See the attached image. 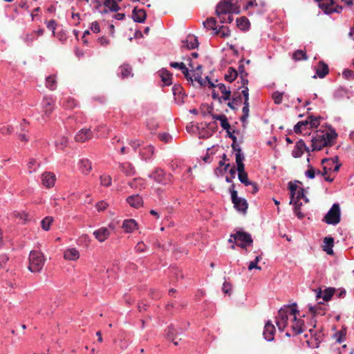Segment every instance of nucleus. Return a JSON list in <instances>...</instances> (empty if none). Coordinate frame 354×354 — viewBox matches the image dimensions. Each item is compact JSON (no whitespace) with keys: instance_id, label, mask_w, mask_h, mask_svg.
I'll return each instance as SVG.
<instances>
[{"instance_id":"obj_33","label":"nucleus","mask_w":354,"mask_h":354,"mask_svg":"<svg viewBox=\"0 0 354 354\" xmlns=\"http://www.w3.org/2000/svg\"><path fill=\"white\" fill-rule=\"evenodd\" d=\"M140 153L144 159L150 158L153 154V147L151 145L144 147L141 149Z\"/></svg>"},{"instance_id":"obj_57","label":"nucleus","mask_w":354,"mask_h":354,"mask_svg":"<svg viewBox=\"0 0 354 354\" xmlns=\"http://www.w3.org/2000/svg\"><path fill=\"white\" fill-rule=\"evenodd\" d=\"M101 184L104 186H109L111 184V177L104 175L100 177Z\"/></svg>"},{"instance_id":"obj_26","label":"nucleus","mask_w":354,"mask_h":354,"mask_svg":"<svg viewBox=\"0 0 354 354\" xmlns=\"http://www.w3.org/2000/svg\"><path fill=\"white\" fill-rule=\"evenodd\" d=\"M64 257L65 259L74 261L80 257V254L75 248H69L65 250Z\"/></svg>"},{"instance_id":"obj_40","label":"nucleus","mask_w":354,"mask_h":354,"mask_svg":"<svg viewBox=\"0 0 354 354\" xmlns=\"http://www.w3.org/2000/svg\"><path fill=\"white\" fill-rule=\"evenodd\" d=\"M321 117H313V115H308L306 120H308V124L310 125V128H317L320 124Z\"/></svg>"},{"instance_id":"obj_8","label":"nucleus","mask_w":354,"mask_h":354,"mask_svg":"<svg viewBox=\"0 0 354 354\" xmlns=\"http://www.w3.org/2000/svg\"><path fill=\"white\" fill-rule=\"evenodd\" d=\"M292 308V306L288 307L286 309L281 308L279 310L278 315L277 317L276 324L278 326L279 330H283L284 328L287 326L288 317L290 316L289 312Z\"/></svg>"},{"instance_id":"obj_43","label":"nucleus","mask_w":354,"mask_h":354,"mask_svg":"<svg viewBox=\"0 0 354 354\" xmlns=\"http://www.w3.org/2000/svg\"><path fill=\"white\" fill-rule=\"evenodd\" d=\"M304 189L303 188H299L297 192H296V194H295V199L292 201V203L294 202H297V203H299V200L301 198H304L306 202H308V199L306 197L305 194H304Z\"/></svg>"},{"instance_id":"obj_58","label":"nucleus","mask_w":354,"mask_h":354,"mask_svg":"<svg viewBox=\"0 0 354 354\" xmlns=\"http://www.w3.org/2000/svg\"><path fill=\"white\" fill-rule=\"evenodd\" d=\"M222 290H223V292L225 294L230 295L231 290H232V285H231V283H227L226 281L224 282L223 284Z\"/></svg>"},{"instance_id":"obj_64","label":"nucleus","mask_w":354,"mask_h":354,"mask_svg":"<svg viewBox=\"0 0 354 354\" xmlns=\"http://www.w3.org/2000/svg\"><path fill=\"white\" fill-rule=\"evenodd\" d=\"M233 21V17L232 16V14L228 15L227 17L225 18L224 16L220 17V22L222 24L227 23L230 24Z\"/></svg>"},{"instance_id":"obj_28","label":"nucleus","mask_w":354,"mask_h":354,"mask_svg":"<svg viewBox=\"0 0 354 354\" xmlns=\"http://www.w3.org/2000/svg\"><path fill=\"white\" fill-rule=\"evenodd\" d=\"M324 250L328 254H333V243H334V239L333 237H325L324 239Z\"/></svg>"},{"instance_id":"obj_24","label":"nucleus","mask_w":354,"mask_h":354,"mask_svg":"<svg viewBox=\"0 0 354 354\" xmlns=\"http://www.w3.org/2000/svg\"><path fill=\"white\" fill-rule=\"evenodd\" d=\"M159 75L161 77V80L165 85L169 86L172 84V74L169 71L165 68H162L159 71Z\"/></svg>"},{"instance_id":"obj_3","label":"nucleus","mask_w":354,"mask_h":354,"mask_svg":"<svg viewBox=\"0 0 354 354\" xmlns=\"http://www.w3.org/2000/svg\"><path fill=\"white\" fill-rule=\"evenodd\" d=\"M239 12V8L232 0H221L216 8V14L219 18L225 15Z\"/></svg>"},{"instance_id":"obj_42","label":"nucleus","mask_w":354,"mask_h":354,"mask_svg":"<svg viewBox=\"0 0 354 354\" xmlns=\"http://www.w3.org/2000/svg\"><path fill=\"white\" fill-rule=\"evenodd\" d=\"M215 35H220L221 37L225 38L230 36V31L227 27L222 26L218 30L214 32Z\"/></svg>"},{"instance_id":"obj_21","label":"nucleus","mask_w":354,"mask_h":354,"mask_svg":"<svg viewBox=\"0 0 354 354\" xmlns=\"http://www.w3.org/2000/svg\"><path fill=\"white\" fill-rule=\"evenodd\" d=\"M127 202L130 206L137 209L140 207L143 204L142 198L138 194L129 196L127 198Z\"/></svg>"},{"instance_id":"obj_29","label":"nucleus","mask_w":354,"mask_h":354,"mask_svg":"<svg viewBox=\"0 0 354 354\" xmlns=\"http://www.w3.org/2000/svg\"><path fill=\"white\" fill-rule=\"evenodd\" d=\"M177 336L178 333L174 327L172 325L169 326L167 331V339L173 342L175 345H178Z\"/></svg>"},{"instance_id":"obj_9","label":"nucleus","mask_w":354,"mask_h":354,"mask_svg":"<svg viewBox=\"0 0 354 354\" xmlns=\"http://www.w3.org/2000/svg\"><path fill=\"white\" fill-rule=\"evenodd\" d=\"M93 132L91 129H82L75 136V140L78 142H85L93 138Z\"/></svg>"},{"instance_id":"obj_23","label":"nucleus","mask_w":354,"mask_h":354,"mask_svg":"<svg viewBox=\"0 0 354 354\" xmlns=\"http://www.w3.org/2000/svg\"><path fill=\"white\" fill-rule=\"evenodd\" d=\"M93 235L100 242L104 241L110 235L109 231L106 227H101L93 232Z\"/></svg>"},{"instance_id":"obj_44","label":"nucleus","mask_w":354,"mask_h":354,"mask_svg":"<svg viewBox=\"0 0 354 354\" xmlns=\"http://www.w3.org/2000/svg\"><path fill=\"white\" fill-rule=\"evenodd\" d=\"M242 102V97L240 95H239L237 97H234L232 98V100L231 102H229L227 103V106L232 110H235L236 108L235 107V105L238 106Z\"/></svg>"},{"instance_id":"obj_1","label":"nucleus","mask_w":354,"mask_h":354,"mask_svg":"<svg viewBox=\"0 0 354 354\" xmlns=\"http://www.w3.org/2000/svg\"><path fill=\"white\" fill-rule=\"evenodd\" d=\"M337 138V133L334 129H330V131L326 132H317L311 140L312 151H320L325 147L333 145Z\"/></svg>"},{"instance_id":"obj_49","label":"nucleus","mask_w":354,"mask_h":354,"mask_svg":"<svg viewBox=\"0 0 354 354\" xmlns=\"http://www.w3.org/2000/svg\"><path fill=\"white\" fill-rule=\"evenodd\" d=\"M238 177L239 180L243 183L245 185L248 186L252 184V181H250L248 178V174L244 172L238 173Z\"/></svg>"},{"instance_id":"obj_2","label":"nucleus","mask_w":354,"mask_h":354,"mask_svg":"<svg viewBox=\"0 0 354 354\" xmlns=\"http://www.w3.org/2000/svg\"><path fill=\"white\" fill-rule=\"evenodd\" d=\"M28 260L29 265L28 268L30 272H39L41 270L44 265L45 259L41 252L36 250L31 251L29 254Z\"/></svg>"},{"instance_id":"obj_30","label":"nucleus","mask_w":354,"mask_h":354,"mask_svg":"<svg viewBox=\"0 0 354 354\" xmlns=\"http://www.w3.org/2000/svg\"><path fill=\"white\" fill-rule=\"evenodd\" d=\"M79 168L83 174H88L91 169V163L87 159H82L79 162Z\"/></svg>"},{"instance_id":"obj_5","label":"nucleus","mask_w":354,"mask_h":354,"mask_svg":"<svg viewBox=\"0 0 354 354\" xmlns=\"http://www.w3.org/2000/svg\"><path fill=\"white\" fill-rule=\"evenodd\" d=\"M231 237L234 239L236 245L241 248H246L247 245H251L253 242L251 235L245 232L237 231L231 234Z\"/></svg>"},{"instance_id":"obj_39","label":"nucleus","mask_w":354,"mask_h":354,"mask_svg":"<svg viewBox=\"0 0 354 354\" xmlns=\"http://www.w3.org/2000/svg\"><path fill=\"white\" fill-rule=\"evenodd\" d=\"M63 106L67 109H73L77 106L76 101L73 98H66L62 102Z\"/></svg>"},{"instance_id":"obj_55","label":"nucleus","mask_w":354,"mask_h":354,"mask_svg":"<svg viewBox=\"0 0 354 354\" xmlns=\"http://www.w3.org/2000/svg\"><path fill=\"white\" fill-rule=\"evenodd\" d=\"M272 99L274 102L277 104H279L282 102L283 93L275 91L272 94Z\"/></svg>"},{"instance_id":"obj_46","label":"nucleus","mask_w":354,"mask_h":354,"mask_svg":"<svg viewBox=\"0 0 354 354\" xmlns=\"http://www.w3.org/2000/svg\"><path fill=\"white\" fill-rule=\"evenodd\" d=\"M308 125V120L299 121L294 127V131L296 133H301V129Z\"/></svg>"},{"instance_id":"obj_19","label":"nucleus","mask_w":354,"mask_h":354,"mask_svg":"<svg viewBox=\"0 0 354 354\" xmlns=\"http://www.w3.org/2000/svg\"><path fill=\"white\" fill-rule=\"evenodd\" d=\"M120 171L127 176H133L136 174V169L130 162H123L119 164Z\"/></svg>"},{"instance_id":"obj_54","label":"nucleus","mask_w":354,"mask_h":354,"mask_svg":"<svg viewBox=\"0 0 354 354\" xmlns=\"http://www.w3.org/2000/svg\"><path fill=\"white\" fill-rule=\"evenodd\" d=\"M295 207H294V212L297 215V216L301 219L304 217V215L301 212V203H297V202H294Z\"/></svg>"},{"instance_id":"obj_59","label":"nucleus","mask_w":354,"mask_h":354,"mask_svg":"<svg viewBox=\"0 0 354 354\" xmlns=\"http://www.w3.org/2000/svg\"><path fill=\"white\" fill-rule=\"evenodd\" d=\"M306 176L309 178H314L315 176V169L310 165H308V169L306 171Z\"/></svg>"},{"instance_id":"obj_11","label":"nucleus","mask_w":354,"mask_h":354,"mask_svg":"<svg viewBox=\"0 0 354 354\" xmlns=\"http://www.w3.org/2000/svg\"><path fill=\"white\" fill-rule=\"evenodd\" d=\"M304 150L307 152H309L308 147H306L305 142L300 139L295 147V149L292 151V155L294 158H299L304 153Z\"/></svg>"},{"instance_id":"obj_62","label":"nucleus","mask_w":354,"mask_h":354,"mask_svg":"<svg viewBox=\"0 0 354 354\" xmlns=\"http://www.w3.org/2000/svg\"><path fill=\"white\" fill-rule=\"evenodd\" d=\"M46 26L48 29L52 30L53 34H55V30L56 29L57 24L55 20H50L46 23Z\"/></svg>"},{"instance_id":"obj_15","label":"nucleus","mask_w":354,"mask_h":354,"mask_svg":"<svg viewBox=\"0 0 354 354\" xmlns=\"http://www.w3.org/2000/svg\"><path fill=\"white\" fill-rule=\"evenodd\" d=\"M149 177L159 183L166 184L167 183L166 174L161 169H156Z\"/></svg>"},{"instance_id":"obj_17","label":"nucleus","mask_w":354,"mask_h":354,"mask_svg":"<svg viewBox=\"0 0 354 354\" xmlns=\"http://www.w3.org/2000/svg\"><path fill=\"white\" fill-rule=\"evenodd\" d=\"M193 75H191L193 78V82H197L200 86H205V81L202 78V65H198L196 68L192 70Z\"/></svg>"},{"instance_id":"obj_10","label":"nucleus","mask_w":354,"mask_h":354,"mask_svg":"<svg viewBox=\"0 0 354 354\" xmlns=\"http://www.w3.org/2000/svg\"><path fill=\"white\" fill-rule=\"evenodd\" d=\"M170 66L174 68H178L181 71L182 73L185 75L186 80L193 84V78L189 73V69L186 67L185 64L183 62L178 63V62H171Z\"/></svg>"},{"instance_id":"obj_63","label":"nucleus","mask_w":354,"mask_h":354,"mask_svg":"<svg viewBox=\"0 0 354 354\" xmlns=\"http://www.w3.org/2000/svg\"><path fill=\"white\" fill-rule=\"evenodd\" d=\"M14 216L18 218L19 221H25L27 220V214L24 212H15Z\"/></svg>"},{"instance_id":"obj_25","label":"nucleus","mask_w":354,"mask_h":354,"mask_svg":"<svg viewBox=\"0 0 354 354\" xmlns=\"http://www.w3.org/2000/svg\"><path fill=\"white\" fill-rule=\"evenodd\" d=\"M137 227V223L133 219L124 221L122 227L126 233L132 232Z\"/></svg>"},{"instance_id":"obj_12","label":"nucleus","mask_w":354,"mask_h":354,"mask_svg":"<svg viewBox=\"0 0 354 354\" xmlns=\"http://www.w3.org/2000/svg\"><path fill=\"white\" fill-rule=\"evenodd\" d=\"M183 48H186L188 50L195 49L198 48L199 43L198 39L194 35H188L185 41H183Z\"/></svg>"},{"instance_id":"obj_41","label":"nucleus","mask_w":354,"mask_h":354,"mask_svg":"<svg viewBox=\"0 0 354 354\" xmlns=\"http://www.w3.org/2000/svg\"><path fill=\"white\" fill-rule=\"evenodd\" d=\"M237 26L241 30L248 28L249 21L245 17H242L236 19Z\"/></svg>"},{"instance_id":"obj_13","label":"nucleus","mask_w":354,"mask_h":354,"mask_svg":"<svg viewBox=\"0 0 354 354\" xmlns=\"http://www.w3.org/2000/svg\"><path fill=\"white\" fill-rule=\"evenodd\" d=\"M55 180V175L51 172H45L41 176L42 185L48 188L54 186Z\"/></svg>"},{"instance_id":"obj_45","label":"nucleus","mask_w":354,"mask_h":354,"mask_svg":"<svg viewBox=\"0 0 354 354\" xmlns=\"http://www.w3.org/2000/svg\"><path fill=\"white\" fill-rule=\"evenodd\" d=\"M39 167V164L37 163L36 160L31 158L28 163V172L32 174L37 171V169Z\"/></svg>"},{"instance_id":"obj_61","label":"nucleus","mask_w":354,"mask_h":354,"mask_svg":"<svg viewBox=\"0 0 354 354\" xmlns=\"http://www.w3.org/2000/svg\"><path fill=\"white\" fill-rule=\"evenodd\" d=\"M158 138L160 140L165 142H169L172 139L171 136L169 133H163L158 135Z\"/></svg>"},{"instance_id":"obj_53","label":"nucleus","mask_w":354,"mask_h":354,"mask_svg":"<svg viewBox=\"0 0 354 354\" xmlns=\"http://www.w3.org/2000/svg\"><path fill=\"white\" fill-rule=\"evenodd\" d=\"M289 189L290 191V198H291V200H290V203H292V201L295 199V194H296V192L298 190L297 189V185L295 184H293L292 182H290L289 184Z\"/></svg>"},{"instance_id":"obj_52","label":"nucleus","mask_w":354,"mask_h":354,"mask_svg":"<svg viewBox=\"0 0 354 354\" xmlns=\"http://www.w3.org/2000/svg\"><path fill=\"white\" fill-rule=\"evenodd\" d=\"M220 122L222 128L225 129L227 133H230V124L228 122L227 117L225 115H223V118L220 120Z\"/></svg>"},{"instance_id":"obj_51","label":"nucleus","mask_w":354,"mask_h":354,"mask_svg":"<svg viewBox=\"0 0 354 354\" xmlns=\"http://www.w3.org/2000/svg\"><path fill=\"white\" fill-rule=\"evenodd\" d=\"M53 222V218L47 216L41 221V227L44 230L50 229V224Z\"/></svg>"},{"instance_id":"obj_38","label":"nucleus","mask_w":354,"mask_h":354,"mask_svg":"<svg viewBox=\"0 0 354 354\" xmlns=\"http://www.w3.org/2000/svg\"><path fill=\"white\" fill-rule=\"evenodd\" d=\"M330 162H333V161L330 160H328L327 158H324L322 160V167H323V171H322V176H327L328 172L329 171L332 170V167H329V164H328V163H330Z\"/></svg>"},{"instance_id":"obj_22","label":"nucleus","mask_w":354,"mask_h":354,"mask_svg":"<svg viewBox=\"0 0 354 354\" xmlns=\"http://www.w3.org/2000/svg\"><path fill=\"white\" fill-rule=\"evenodd\" d=\"M55 101L50 97H45L43 101V109L46 115L51 114L54 109Z\"/></svg>"},{"instance_id":"obj_32","label":"nucleus","mask_w":354,"mask_h":354,"mask_svg":"<svg viewBox=\"0 0 354 354\" xmlns=\"http://www.w3.org/2000/svg\"><path fill=\"white\" fill-rule=\"evenodd\" d=\"M238 76V72L232 67L227 68V73L225 75V80L227 82H232L236 79Z\"/></svg>"},{"instance_id":"obj_35","label":"nucleus","mask_w":354,"mask_h":354,"mask_svg":"<svg viewBox=\"0 0 354 354\" xmlns=\"http://www.w3.org/2000/svg\"><path fill=\"white\" fill-rule=\"evenodd\" d=\"M104 5L112 12H117L120 9L115 0H105Z\"/></svg>"},{"instance_id":"obj_60","label":"nucleus","mask_w":354,"mask_h":354,"mask_svg":"<svg viewBox=\"0 0 354 354\" xmlns=\"http://www.w3.org/2000/svg\"><path fill=\"white\" fill-rule=\"evenodd\" d=\"M342 75L346 80H351L354 78V72L349 69H345L343 71Z\"/></svg>"},{"instance_id":"obj_50","label":"nucleus","mask_w":354,"mask_h":354,"mask_svg":"<svg viewBox=\"0 0 354 354\" xmlns=\"http://www.w3.org/2000/svg\"><path fill=\"white\" fill-rule=\"evenodd\" d=\"M346 336L345 330H341L340 331L336 333L333 335V338L335 339L336 342L341 343L343 342Z\"/></svg>"},{"instance_id":"obj_37","label":"nucleus","mask_w":354,"mask_h":354,"mask_svg":"<svg viewBox=\"0 0 354 354\" xmlns=\"http://www.w3.org/2000/svg\"><path fill=\"white\" fill-rule=\"evenodd\" d=\"M292 59L295 61L306 60L308 59V56L305 51L302 50H297L293 53Z\"/></svg>"},{"instance_id":"obj_14","label":"nucleus","mask_w":354,"mask_h":354,"mask_svg":"<svg viewBox=\"0 0 354 354\" xmlns=\"http://www.w3.org/2000/svg\"><path fill=\"white\" fill-rule=\"evenodd\" d=\"M274 326L270 321H268L264 327V330L263 333L264 338L268 342L272 341L274 339Z\"/></svg>"},{"instance_id":"obj_48","label":"nucleus","mask_w":354,"mask_h":354,"mask_svg":"<svg viewBox=\"0 0 354 354\" xmlns=\"http://www.w3.org/2000/svg\"><path fill=\"white\" fill-rule=\"evenodd\" d=\"M68 145V138L66 136L60 137L57 141H55V146L59 149H64Z\"/></svg>"},{"instance_id":"obj_16","label":"nucleus","mask_w":354,"mask_h":354,"mask_svg":"<svg viewBox=\"0 0 354 354\" xmlns=\"http://www.w3.org/2000/svg\"><path fill=\"white\" fill-rule=\"evenodd\" d=\"M147 17L146 12L144 9H138L135 8L132 11V19L138 23H143Z\"/></svg>"},{"instance_id":"obj_47","label":"nucleus","mask_w":354,"mask_h":354,"mask_svg":"<svg viewBox=\"0 0 354 354\" xmlns=\"http://www.w3.org/2000/svg\"><path fill=\"white\" fill-rule=\"evenodd\" d=\"M249 102H243V107L242 109L243 115L241 117V121L242 122H245L249 116Z\"/></svg>"},{"instance_id":"obj_56","label":"nucleus","mask_w":354,"mask_h":354,"mask_svg":"<svg viewBox=\"0 0 354 354\" xmlns=\"http://www.w3.org/2000/svg\"><path fill=\"white\" fill-rule=\"evenodd\" d=\"M129 185L131 187H140L141 188V187H142L143 185V182H142V179H139V178H134L132 181L129 182Z\"/></svg>"},{"instance_id":"obj_34","label":"nucleus","mask_w":354,"mask_h":354,"mask_svg":"<svg viewBox=\"0 0 354 354\" xmlns=\"http://www.w3.org/2000/svg\"><path fill=\"white\" fill-rule=\"evenodd\" d=\"M46 86L48 88H49L51 91H53L56 88L57 81L55 75H49L46 77Z\"/></svg>"},{"instance_id":"obj_27","label":"nucleus","mask_w":354,"mask_h":354,"mask_svg":"<svg viewBox=\"0 0 354 354\" xmlns=\"http://www.w3.org/2000/svg\"><path fill=\"white\" fill-rule=\"evenodd\" d=\"M120 75L122 78L133 77L132 68L129 64H124L120 67Z\"/></svg>"},{"instance_id":"obj_4","label":"nucleus","mask_w":354,"mask_h":354,"mask_svg":"<svg viewBox=\"0 0 354 354\" xmlns=\"http://www.w3.org/2000/svg\"><path fill=\"white\" fill-rule=\"evenodd\" d=\"M234 184H232L230 188L232 202L236 210L245 214L248 208V204L245 198L238 197L237 192L234 189Z\"/></svg>"},{"instance_id":"obj_6","label":"nucleus","mask_w":354,"mask_h":354,"mask_svg":"<svg viewBox=\"0 0 354 354\" xmlns=\"http://www.w3.org/2000/svg\"><path fill=\"white\" fill-rule=\"evenodd\" d=\"M323 221L329 225H337L340 222V208L335 203L324 217Z\"/></svg>"},{"instance_id":"obj_36","label":"nucleus","mask_w":354,"mask_h":354,"mask_svg":"<svg viewBox=\"0 0 354 354\" xmlns=\"http://www.w3.org/2000/svg\"><path fill=\"white\" fill-rule=\"evenodd\" d=\"M203 24L205 28L209 30H216V21L214 17L207 18L206 21H205Z\"/></svg>"},{"instance_id":"obj_7","label":"nucleus","mask_w":354,"mask_h":354,"mask_svg":"<svg viewBox=\"0 0 354 354\" xmlns=\"http://www.w3.org/2000/svg\"><path fill=\"white\" fill-rule=\"evenodd\" d=\"M296 306V304H294L292 305V308L290 310L289 313L290 316L292 317L291 328L295 335H299L303 332L302 327L304 325V321L297 318V314H299V310L295 308Z\"/></svg>"},{"instance_id":"obj_18","label":"nucleus","mask_w":354,"mask_h":354,"mask_svg":"<svg viewBox=\"0 0 354 354\" xmlns=\"http://www.w3.org/2000/svg\"><path fill=\"white\" fill-rule=\"evenodd\" d=\"M316 75L320 77L324 78L329 72L328 65L323 61L318 62L317 66L315 67Z\"/></svg>"},{"instance_id":"obj_20","label":"nucleus","mask_w":354,"mask_h":354,"mask_svg":"<svg viewBox=\"0 0 354 354\" xmlns=\"http://www.w3.org/2000/svg\"><path fill=\"white\" fill-rule=\"evenodd\" d=\"M335 292V289L333 288H328L324 290V292H322L321 289H319L318 292L316 295L317 299L319 298H322L324 301H328L330 300L333 295Z\"/></svg>"},{"instance_id":"obj_31","label":"nucleus","mask_w":354,"mask_h":354,"mask_svg":"<svg viewBox=\"0 0 354 354\" xmlns=\"http://www.w3.org/2000/svg\"><path fill=\"white\" fill-rule=\"evenodd\" d=\"M218 89L221 91V93H222V96H221V98L223 100H229L230 99V96H231V91L230 88H226V86L224 84H218L217 85Z\"/></svg>"}]
</instances>
